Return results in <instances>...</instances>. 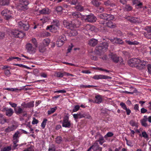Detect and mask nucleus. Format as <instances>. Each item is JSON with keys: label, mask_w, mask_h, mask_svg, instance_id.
Here are the masks:
<instances>
[{"label": "nucleus", "mask_w": 151, "mask_h": 151, "mask_svg": "<svg viewBox=\"0 0 151 151\" xmlns=\"http://www.w3.org/2000/svg\"><path fill=\"white\" fill-rule=\"evenodd\" d=\"M108 44L107 42L100 43L95 48V52L97 55L100 56L104 53L108 49Z\"/></svg>", "instance_id": "1"}, {"label": "nucleus", "mask_w": 151, "mask_h": 151, "mask_svg": "<svg viewBox=\"0 0 151 151\" xmlns=\"http://www.w3.org/2000/svg\"><path fill=\"white\" fill-rule=\"evenodd\" d=\"M52 24V25L48 26L46 29H49L52 32H55V29L57 30L58 28V26L59 25V21L57 20H53Z\"/></svg>", "instance_id": "2"}, {"label": "nucleus", "mask_w": 151, "mask_h": 151, "mask_svg": "<svg viewBox=\"0 0 151 151\" xmlns=\"http://www.w3.org/2000/svg\"><path fill=\"white\" fill-rule=\"evenodd\" d=\"M64 26L68 29H74L75 27H78L75 23H73L72 22H69L67 20H64L63 22Z\"/></svg>", "instance_id": "3"}, {"label": "nucleus", "mask_w": 151, "mask_h": 151, "mask_svg": "<svg viewBox=\"0 0 151 151\" xmlns=\"http://www.w3.org/2000/svg\"><path fill=\"white\" fill-rule=\"evenodd\" d=\"M1 13L3 16H4V18L6 20H8L12 18L11 12L7 9L4 10Z\"/></svg>", "instance_id": "4"}, {"label": "nucleus", "mask_w": 151, "mask_h": 151, "mask_svg": "<svg viewBox=\"0 0 151 151\" xmlns=\"http://www.w3.org/2000/svg\"><path fill=\"white\" fill-rule=\"evenodd\" d=\"M12 35H14L15 37L21 38L24 37L25 35V33L18 30L13 29L11 32Z\"/></svg>", "instance_id": "5"}, {"label": "nucleus", "mask_w": 151, "mask_h": 151, "mask_svg": "<svg viewBox=\"0 0 151 151\" xmlns=\"http://www.w3.org/2000/svg\"><path fill=\"white\" fill-rule=\"evenodd\" d=\"M71 125L70 121L69 120V116L66 115L63 118L62 122V126L63 127L69 128Z\"/></svg>", "instance_id": "6"}, {"label": "nucleus", "mask_w": 151, "mask_h": 151, "mask_svg": "<svg viewBox=\"0 0 151 151\" xmlns=\"http://www.w3.org/2000/svg\"><path fill=\"white\" fill-rule=\"evenodd\" d=\"M65 36L64 35L60 36L58 38L56 44L58 47H61L62 46L66 40Z\"/></svg>", "instance_id": "7"}, {"label": "nucleus", "mask_w": 151, "mask_h": 151, "mask_svg": "<svg viewBox=\"0 0 151 151\" xmlns=\"http://www.w3.org/2000/svg\"><path fill=\"white\" fill-rule=\"evenodd\" d=\"M140 62V59L138 58H134L129 60L128 62V63L131 67H136L138 63Z\"/></svg>", "instance_id": "8"}, {"label": "nucleus", "mask_w": 151, "mask_h": 151, "mask_svg": "<svg viewBox=\"0 0 151 151\" xmlns=\"http://www.w3.org/2000/svg\"><path fill=\"white\" fill-rule=\"evenodd\" d=\"M18 25L21 29L25 31H27L29 29V25L27 22L21 21L18 22Z\"/></svg>", "instance_id": "9"}, {"label": "nucleus", "mask_w": 151, "mask_h": 151, "mask_svg": "<svg viewBox=\"0 0 151 151\" xmlns=\"http://www.w3.org/2000/svg\"><path fill=\"white\" fill-rule=\"evenodd\" d=\"M99 17L101 19L106 20H110L114 19V16L110 14H108L106 13H103L99 16Z\"/></svg>", "instance_id": "10"}, {"label": "nucleus", "mask_w": 151, "mask_h": 151, "mask_svg": "<svg viewBox=\"0 0 151 151\" xmlns=\"http://www.w3.org/2000/svg\"><path fill=\"white\" fill-rule=\"evenodd\" d=\"M86 18H85L86 21L88 22H92L96 21V18L93 14H91L86 16Z\"/></svg>", "instance_id": "11"}, {"label": "nucleus", "mask_w": 151, "mask_h": 151, "mask_svg": "<svg viewBox=\"0 0 151 151\" xmlns=\"http://www.w3.org/2000/svg\"><path fill=\"white\" fill-rule=\"evenodd\" d=\"M109 56L112 61L116 63H118L119 61V57L118 56L115 54L111 53L109 55Z\"/></svg>", "instance_id": "12"}, {"label": "nucleus", "mask_w": 151, "mask_h": 151, "mask_svg": "<svg viewBox=\"0 0 151 151\" xmlns=\"http://www.w3.org/2000/svg\"><path fill=\"white\" fill-rule=\"evenodd\" d=\"M147 64L146 62L144 61H141L140 60V62L138 63L136 68L137 69L142 70L145 68V66Z\"/></svg>", "instance_id": "13"}, {"label": "nucleus", "mask_w": 151, "mask_h": 151, "mask_svg": "<svg viewBox=\"0 0 151 151\" xmlns=\"http://www.w3.org/2000/svg\"><path fill=\"white\" fill-rule=\"evenodd\" d=\"M26 48L28 52L30 53H33L35 52V48L33 47L31 43L27 44L26 45Z\"/></svg>", "instance_id": "14"}, {"label": "nucleus", "mask_w": 151, "mask_h": 151, "mask_svg": "<svg viewBox=\"0 0 151 151\" xmlns=\"http://www.w3.org/2000/svg\"><path fill=\"white\" fill-rule=\"evenodd\" d=\"M109 21L106 22V23L104 22L102 23V24L104 25V26H107L108 27L111 28H114L116 27V25L115 23H113L110 20H108Z\"/></svg>", "instance_id": "15"}, {"label": "nucleus", "mask_w": 151, "mask_h": 151, "mask_svg": "<svg viewBox=\"0 0 151 151\" xmlns=\"http://www.w3.org/2000/svg\"><path fill=\"white\" fill-rule=\"evenodd\" d=\"M14 110L15 113L17 114H19L22 113L24 114V116L27 115L26 112L24 111L23 109H22L20 106L17 107V108H14Z\"/></svg>", "instance_id": "16"}, {"label": "nucleus", "mask_w": 151, "mask_h": 151, "mask_svg": "<svg viewBox=\"0 0 151 151\" xmlns=\"http://www.w3.org/2000/svg\"><path fill=\"white\" fill-rule=\"evenodd\" d=\"M84 29L87 31H95L96 28L94 26L89 24H87L84 27Z\"/></svg>", "instance_id": "17"}, {"label": "nucleus", "mask_w": 151, "mask_h": 151, "mask_svg": "<svg viewBox=\"0 0 151 151\" xmlns=\"http://www.w3.org/2000/svg\"><path fill=\"white\" fill-rule=\"evenodd\" d=\"M93 78L95 79H111L112 78L111 77L104 75H95L93 76Z\"/></svg>", "instance_id": "18"}, {"label": "nucleus", "mask_w": 151, "mask_h": 151, "mask_svg": "<svg viewBox=\"0 0 151 151\" xmlns=\"http://www.w3.org/2000/svg\"><path fill=\"white\" fill-rule=\"evenodd\" d=\"M70 17L71 18L77 19L80 17L81 16V13L77 12H72L70 14Z\"/></svg>", "instance_id": "19"}, {"label": "nucleus", "mask_w": 151, "mask_h": 151, "mask_svg": "<svg viewBox=\"0 0 151 151\" xmlns=\"http://www.w3.org/2000/svg\"><path fill=\"white\" fill-rule=\"evenodd\" d=\"M93 149L94 151H102V148L99 147L98 142H95L94 144L92 146Z\"/></svg>", "instance_id": "20"}, {"label": "nucleus", "mask_w": 151, "mask_h": 151, "mask_svg": "<svg viewBox=\"0 0 151 151\" xmlns=\"http://www.w3.org/2000/svg\"><path fill=\"white\" fill-rule=\"evenodd\" d=\"M128 20L131 23H139L140 22V19L138 17H132L128 19Z\"/></svg>", "instance_id": "21"}, {"label": "nucleus", "mask_w": 151, "mask_h": 151, "mask_svg": "<svg viewBox=\"0 0 151 151\" xmlns=\"http://www.w3.org/2000/svg\"><path fill=\"white\" fill-rule=\"evenodd\" d=\"M98 43V40L96 39L92 38L90 39L88 42V44L93 47L96 46Z\"/></svg>", "instance_id": "22"}, {"label": "nucleus", "mask_w": 151, "mask_h": 151, "mask_svg": "<svg viewBox=\"0 0 151 151\" xmlns=\"http://www.w3.org/2000/svg\"><path fill=\"white\" fill-rule=\"evenodd\" d=\"M111 40L114 43L117 44H121L123 43V42L122 39L116 37L114 38L113 39Z\"/></svg>", "instance_id": "23"}, {"label": "nucleus", "mask_w": 151, "mask_h": 151, "mask_svg": "<svg viewBox=\"0 0 151 151\" xmlns=\"http://www.w3.org/2000/svg\"><path fill=\"white\" fill-rule=\"evenodd\" d=\"M91 3L95 6L98 8L101 4V3L97 0H92Z\"/></svg>", "instance_id": "24"}, {"label": "nucleus", "mask_w": 151, "mask_h": 151, "mask_svg": "<svg viewBox=\"0 0 151 151\" xmlns=\"http://www.w3.org/2000/svg\"><path fill=\"white\" fill-rule=\"evenodd\" d=\"M70 30L69 35L70 36H73L76 35H77V32L75 29H70Z\"/></svg>", "instance_id": "25"}, {"label": "nucleus", "mask_w": 151, "mask_h": 151, "mask_svg": "<svg viewBox=\"0 0 151 151\" xmlns=\"http://www.w3.org/2000/svg\"><path fill=\"white\" fill-rule=\"evenodd\" d=\"M14 113V111L11 108H9L7 109L6 112V115L8 116H11Z\"/></svg>", "instance_id": "26"}, {"label": "nucleus", "mask_w": 151, "mask_h": 151, "mask_svg": "<svg viewBox=\"0 0 151 151\" xmlns=\"http://www.w3.org/2000/svg\"><path fill=\"white\" fill-rule=\"evenodd\" d=\"M9 3V0H0V5L1 6L8 5Z\"/></svg>", "instance_id": "27"}, {"label": "nucleus", "mask_w": 151, "mask_h": 151, "mask_svg": "<svg viewBox=\"0 0 151 151\" xmlns=\"http://www.w3.org/2000/svg\"><path fill=\"white\" fill-rule=\"evenodd\" d=\"M104 4L106 6H110L111 7H113L115 6V4L111 2L110 0H108L106 1H105Z\"/></svg>", "instance_id": "28"}, {"label": "nucleus", "mask_w": 151, "mask_h": 151, "mask_svg": "<svg viewBox=\"0 0 151 151\" xmlns=\"http://www.w3.org/2000/svg\"><path fill=\"white\" fill-rule=\"evenodd\" d=\"M39 13L41 14H49V9L44 8L39 11Z\"/></svg>", "instance_id": "29"}, {"label": "nucleus", "mask_w": 151, "mask_h": 151, "mask_svg": "<svg viewBox=\"0 0 151 151\" xmlns=\"http://www.w3.org/2000/svg\"><path fill=\"white\" fill-rule=\"evenodd\" d=\"M50 41V40L49 39L46 38L43 40L42 43L44 46H47L49 44Z\"/></svg>", "instance_id": "30"}, {"label": "nucleus", "mask_w": 151, "mask_h": 151, "mask_svg": "<svg viewBox=\"0 0 151 151\" xmlns=\"http://www.w3.org/2000/svg\"><path fill=\"white\" fill-rule=\"evenodd\" d=\"M95 102L98 104L100 103L102 101V99L99 95L96 96Z\"/></svg>", "instance_id": "31"}, {"label": "nucleus", "mask_w": 151, "mask_h": 151, "mask_svg": "<svg viewBox=\"0 0 151 151\" xmlns=\"http://www.w3.org/2000/svg\"><path fill=\"white\" fill-rule=\"evenodd\" d=\"M20 4L25 6H27L29 4V2L28 0H19Z\"/></svg>", "instance_id": "32"}, {"label": "nucleus", "mask_w": 151, "mask_h": 151, "mask_svg": "<svg viewBox=\"0 0 151 151\" xmlns=\"http://www.w3.org/2000/svg\"><path fill=\"white\" fill-rule=\"evenodd\" d=\"M96 137H99V139L96 141V142H98V141H105L103 137L99 133H97V135L95 137L96 138Z\"/></svg>", "instance_id": "33"}, {"label": "nucleus", "mask_w": 151, "mask_h": 151, "mask_svg": "<svg viewBox=\"0 0 151 151\" xmlns=\"http://www.w3.org/2000/svg\"><path fill=\"white\" fill-rule=\"evenodd\" d=\"M75 8L78 11L81 12L84 10L83 7L81 5H78L76 6Z\"/></svg>", "instance_id": "34"}, {"label": "nucleus", "mask_w": 151, "mask_h": 151, "mask_svg": "<svg viewBox=\"0 0 151 151\" xmlns=\"http://www.w3.org/2000/svg\"><path fill=\"white\" fill-rule=\"evenodd\" d=\"M19 9L21 10L25 11L28 8V6H27L21 4H19Z\"/></svg>", "instance_id": "35"}, {"label": "nucleus", "mask_w": 151, "mask_h": 151, "mask_svg": "<svg viewBox=\"0 0 151 151\" xmlns=\"http://www.w3.org/2000/svg\"><path fill=\"white\" fill-rule=\"evenodd\" d=\"M145 36L148 39L151 40V32L147 31L144 33Z\"/></svg>", "instance_id": "36"}, {"label": "nucleus", "mask_w": 151, "mask_h": 151, "mask_svg": "<svg viewBox=\"0 0 151 151\" xmlns=\"http://www.w3.org/2000/svg\"><path fill=\"white\" fill-rule=\"evenodd\" d=\"M57 107L56 106L54 108H51L50 110L48 111L47 113L48 115H50L54 112L57 109Z\"/></svg>", "instance_id": "37"}, {"label": "nucleus", "mask_w": 151, "mask_h": 151, "mask_svg": "<svg viewBox=\"0 0 151 151\" xmlns=\"http://www.w3.org/2000/svg\"><path fill=\"white\" fill-rule=\"evenodd\" d=\"M14 126L8 127L7 128L5 129V132L7 133L10 132L11 131H13L14 130Z\"/></svg>", "instance_id": "38"}, {"label": "nucleus", "mask_w": 151, "mask_h": 151, "mask_svg": "<svg viewBox=\"0 0 151 151\" xmlns=\"http://www.w3.org/2000/svg\"><path fill=\"white\" fill-rule=\"evenodd\" d=\"M39 51L41 52H44L46 50V48H45V46H40L39 47Z\"/></svg>", "instance_id": "39"}, {"label": "nucleus", "mask_w": 151, "mask_h": 151, "mask_svg": "<svg viewBox=\"0 0 151 151\" xmlns=\"http://www.w3.org/2000/svg\"><path fill=\"white\" fill-rule=\"evenodd\" d=\"M14 59H17V60L18 61H20V60H21V58H18V57H11V58H10L7 59V61H10L11 60H12Z\"/></svg>", "instance_id": "40"}, {"label": "nucleus", "mask_w": 151, "mask_h": 151, "mask_svg": "<svg viewBox=\"0 0 151 151\" xmlns=\"http://www.w3.org/2000/svg\"><path fill=\"white\" fill-rule=\"evenodd\" d=\"M125 9L127 11H131L132 9V7L130 6L129 4L126 5L125 6Z\"/></svg>", "instance_id": "41"}, {"label": "nucleus", "mask_w": 151, "mask_h": 151, "mask_svg": "<svg viewBox=\"0 0 151 151\" xmlns=\"http://www.w3.org/2000/svg\"><path fill=\"white\" fill-rule=\"evenodd\" d=\"M47 119H44L43 120L41 124V126L43 129H44L46 124Z\"/></svg>", "instance_id": "42"}, {"label": "nucleus", "mask_w": 151, "mask_h": 151, "mask_svg": "<svg viewBox=\"0 0 151 151\" xmlns=\"http://www.w3.org/2000/svg\"><path fill=\"white\" fill-rule=\"evenodd\" d=\"M34 101H31L27 103L28 108H30L33 107L34 106Z\"/></svg>", "instance_id": "43"}, {"label": "nucleus", "mask_w": 151, "mask_h": 151, "mask_svg": "<svg viewBox=\"0 0 151 151\" xmlns=\"http://www.w3.org/2000/svg\"><path fill=\"white\" fill-rule=\"evenodd\" d=\"M127 43H128V44L129 45H137L138 44V42L134 41V42H131L129 40H126V41Z\"/></svg>", "instance_id": "44"}, {"label": "nucleus", "mask_w": 151, "mask_h": 151, "mask_svg": "<svg viewBox=\"0 0 151 151\" xmlns=\"http://www.w3.org/2000/svg\"><path fill=\"white\" fill-rule=\"evenodd\" d=\"M55 147V145H52L50 146L48 149V151H56Z\"/></svg>", "instance_id": "45"}, {"label": "nucleus", "mask_w": 151, "mask_h": 151, "mask_svg": "<svg viewBox=\"0 0 151 151\" xmlns=\"http://www.w3.org/2000/svg\"><path fill=\"white\" fill-rule=\"evenodd\" d=\"M142 136L145 139H149L148 136L146 132H143L142 133Z\"/></svg>", "instance_id": "46"}, {"label": "nucleus", "mask_w": 151, "mask_h": 151, "mask_svg": "<svg viewBox=\"0 0 151 151\" xmlns=\"http://www.w3.org/2000/svg\"><path fill=\"white\" fill-rule=\"evenodd\" d=\"M56 76L58 77H62L64 75V72L63 73L58 72L56 73Z\"/></svg>", "instance_id": "47"}, {"label": "nucleus", "mask_w": 151, "mask_h": 151, "mask_svg": "<svg viewBox=\"0 0 151 151\" xmlns=\"http://www.w3.org/2000/svg\"><path fill=\"white\" fill-rule=\"evenodd\" d=\"M19 134V132L17 131L14 135L13 136V139H17V138L19 137L18 135Z\"/></svg>", "instance_id": "48"}, {"label": "nucleus", "mask_w": 151, "mask_h": 151, "mask_svg": "<svg viewBox=\"0 0 151 151\" xmlns=\"http://www.w3.org/2000/svg\"><path fill=\"white\" fill-rule=\"evenodd\" d=\"M142 6V4L140 1L135 5V7L137 9L141 8Z\"/></svg>", "instance_id": "49"}, {"label": "nucleus", "mask_w": 151, "mask_h": 151, "mask_svg": "<svg viewBox=\"0 0 151 151\" xmlns=\"http://www.w3.org/2000/svg\"><path fill=\"white\" fill-rule=\"evenodd\" d=\"M80 108V106L78 105H77L75 106L73 109V112H75L77 111Z\"/></svg>", "instance_id": "50"}, {"label": "nucleus", "mask_w": 151, "mask_h": 151, "mask_svg": "<svg viewBox=\"0 0 151 151\" xmlns=\"http://www.w3.org/2000/svg\"><path fill=\"white\" fill-rule=\"evenodd\" d=\"M62 141V138L61 137H58L56 138V142L58 144H60Z\"/></svg>", "instance_id": "51"}, {"label": "nucleus", "mask_w": 151, "mask_h": 151, "mask_svg": "<svg viewBox=\"0 0 151 151\" xmlns=\"http://www.w3.org/2000/svg\"><path fill=\"white\" fill-rule=\"evenodd\" d=\"M147 68L149 73L151 74V64H148L147 65Z\"/></svg>", "instance_id": "52"}, {"label": "nucleus", "mask_w": 151, "mask_h": 151, "mask_svg": "<svg viewBox=\"0 0 151 151\" xmlns=\"http://www.w3.org/2000/svg\"><path fill=\"white\" fill-rule=\"evenodd\" d=\"M113 134L111 132H109L104 137L106 138V137H111L113 135Z\"/></svg>", "instance_id": "53"}, {"label": "nucleus", "mask_w": 151, "mask_h": 151, "mask_svg": "<svg viewBox=\"0 0 151 151\" xmlns=\"http://www.w3.org/2000/svg\"><path fill=\"white\" fill-rule=\"evenodd\" d=\"M32 43L35 46V47L36 48L37 46V40L35 38L32 39Z\"/></svg>", "instance_id": "54"}, {"label": "nucleus", "mask_w": 151, "mask_h": 151, "mask_svg": "<svg viewBox=\"0 0 151 151\" xmlns=\"http://www.w3.org/2000/svg\"><path fill=\"white\" fill-rule=\"evenodd\" d=\"M81 87L83 88H90V87H97V86H95L93 85H82L81 86Z\"/></svg>", "instance_id": "55"}, {"label": "nucleus", "mask_w": 151, "mask_h": 151, "mask_svg": "<svg viewBox=\"0 0 151 151\" xmlns=\"http://www.w3.org/2000/svg\"><path fill=\"white\" fill-rule=\"evenodd\" d=\"M11 147L10 146L4 147L3 149V151H9L11 150Z\"/></svg>", "instance_id": "56"}, {"label": "nucleus", "mask_w": 151, "mask_h": 151, "mask_svg": "<svg viewBox=\"0 0 151 151\" xmlns=\"http://www.w3.org/2000/svg\"><path fill=\"white\" fill-rule=\"evenodd\" d=\"M97 9L98 10V11L101 13L103 12L104 11V9L103 7L99 6L97 8Z\"/></svg>", "instance_id": "57"}, {"label": "nucleus", "mask_w": 151, "mask_h": 151, "mask_svg": "<svg viewBox=\"0 0 151 151\" xmlns=\"http://www.w3.org/2000/svg\"><path fill=\"white\" fill-rule=\"evenodd\" d=\"M38 122V120L36 119L35 117L33 118V120L32 121V123L33 124H37Z\"/></svg>", "instance_id": "58"}, {"label": "nucleus", "mask_w": 151, "mask_h": 151, "mask_svg": "<svg viewBox=\"0 0 151 151\" xmlns=\"http://www.w3.org/2000/svg\"><path fill=\"white\" fill-rule=\"evenodd\" d=\"M56 10L58 12H60L62 10V7L60 6H57L56 9Z\"/></svg>", "instance_id": "59"}, {"label": "nucleus", "mask_w": 151, "mask_h": 151, "mask_svg": "<svg viewBox=\"0 0 151 151\" xmlns=\"http://www.w3.org/2000/svg\"><path fill=\"white\" fill-rule=\"evenodd\" d=\"M120 105L125 110L127 108L125 104L123 102H121L120 103Z\"/></svg>", "instance_id": "60"}, {"label": "nucleus", "mask_w": 151, "mask_h": 151, "mask_svg": "<svg viewBox=\"0 0 151 151\" xmlns=\"http://www.w3.org/2000/svg\"><path fill=\"white\" fill-rule=\"evenodd\" d=\"M145 30L151 33V26H147L145 27Z\"/></svg>", "instance_id": "61"}, {"label": "nucleus", "mask_w": 151, "mask_h": 151, "mask_svg": "<svg viewBox=\"0 0 151 151\" xmlns=\"http://www.w3.org/2000/svg\"><path fill=\"white\" fill-rule=\"evenodd\" d=\"M9 104L12 107L14 108H15L17 106V104L12 103L11 102H9Z\"/></svg>", "instance_id": "62"}, {"label": "nucleus", "mask_w": 151, "mask_h": 151, "mask_svg": "<svg viewBox=\"0 0 151 151\" xmlns=\"http://www.w3.org/2000/svg\"><path fill=\"white\" fill-rule=\"evenodd\" d=\"M140 122L142 126L145 127H147L148 125L146 123V122H145L142 121H140Z\"/></svg>", "instance_id": "63"}, {"label": "nucleus", "mask_w": 151, "mask_h": 151, "mask_svg": "<svg viewBox=\"0 0 151 151\" xmlns=\"http://www.w3.org/2000/svg\"><path fill=\"white\" fill-rule=\"evenodd\" d=\"M147 110L144 108H142L141 109V113L142 114H144L146 113Z\"/></svg>", "instance_id": "64"}]
</instances>
